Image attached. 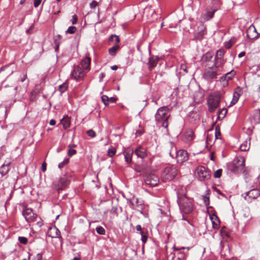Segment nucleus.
<instances>
[{
	"label": "nucleus",
	"instance_id": "nucleus-6",
	"mask_svg": "<svg viewBox=\"0 0 260 260\" xmlns=\"http://www.w3.org/2000/svg\"><path fill=\"white\" fill-rule=\"evenodd\" d=\"M245 161V160L243 156H237L234 159L231 170L235 173L241 172L244 168Z\"/></svg>",
	"mask_w": 260,
	"mask_h": 260
},
{
	"label": "nucleus",
	"instance_id": "nucleus-31",
	"mask_svg": "<svg viewBox=\"0 0 260 260\" xmlns=\"http://www.w3.org/2000/svg\"><path fill=\"white\" fill-rule=\"evenodd\" d=\"M239 97L240 94L238 92L235 91L233 93V98L231 102L230 106L235 105L239 100Z\"/></svg>",
	"mask_w": 260,
	"mask_h": 260
},
{
	"label": "nucleus",
	"instance_id": "nucleus-55",
	"mask_svg": "<svg viewBox=\"0 0 260 260\" xmlns=\"http://www.w3.org/2000/svg\"><path fill=\"white\" fill-rule=\"evenodd\" d=\"M220 233H221V234L222 236H226L227 235V233H226V232L225 231V228H222V229L221 230Z\"/></svg>",
	"mask_w": 260,
	"mask_h": 260
},
{
	"label": "nucleus",
	"instance_id": "nucleus-4",
	"mask_svg": "<svg viewBox=\"0 0 260 260\" xmlns=\"http://www.w3.org/2000/svg\"><path fill=\"white\" fill-rule=\"evenodd\" d=\"M178 173L177 167L174 165L167 167L163 171L161 178L164 182H169L175 178Z\"/></svg>",
	"mask_w": 260,
	"mask_h": 260
},
{
	"label": "nucleus",
	"instance_id": "nucleus-61",
	"mask_svg": "<svg viewBox=\"0 0 260 260\" xmlns=\"http://www.w3.org/2000/svg\"><path fill=\"white\" fill-rule=\"evenodd\" d=\"M26 78H27V75L25 74V75H24L23 77L22 78H21V81L22 82H24V80L26 79Z\"/></svg>",
	"mask_w": 260,
	"mask_h": 260
},
{
	"label": "nucleus",
	"instance_id": "nucleus-26",
	"mask_svg": "<svg viewBox=\"0 0 260 260\" xmlns=\"http://www.w3.org/2000/svg\"><path fill=\"white\" fill-rule=\"evenodd\" d=\"M64 129H67L70 126V119L68 116L64 117L60 121Z\"/></svg>",
	"mask_w": 260,
	"mask_h": 260
},
{
	"label": "nucleus",
	"instance_id": "nucleus-64",
	"mask_svg": "<svg viewBox=\"0 0 260 260\" xmlns=\"http://www.w3.org/2000/svg\"><path fill=\"white\" fill-rule=\"evenodd\" d=\"M72 260H81V257L80 256L75 257Z\"/></svg>",
	"mask_w": 260,
	"mask_h": 260
},
{
	"label": "nucleus",
	"instance_id": "nucleus-3",
	"mask_svg": "<svg viewBox=\"0 0 260 260\" xmlns=\"http://www.w3.org/2000/svg\"><path fill=\"white\" fill-rule=\"evenodd\" d=\"M169 108L167 106L161 107L158 109L155 115V120L157 123L161 124L162 126L167 128L168 126V119L170 115H168Z\"/></svg>",
	"mask_w": 260,
	"mask_h": 260
},
{
	"label": "nucleus",
	"instance_id": "nucleus-27",
	"mask_svg": "<svg viewBox=\"0 0 260 260\" xmlns=\"http://www.w3.org/2000/svg\"><path fill=\"white\" fill-rule=\"evenodd\" d=\"M211 219L212 220L213 228L214 229H218L220 224V221L218 217L215 215L214 217H211Z\"/></svg>",
	"mask_w": 260,
	"mask_h": 260
},
{
	"label": "nucleus",
	"instance_id": "nucleus-35",
	"mask_svg": "<svg viewBox=\"0 0 260 260\" xmlns=\"http://www.w3.org/2000/svg\"><path fill=\"white\" fill-rule=\"evenodd\" d=\"M141 235V241L143 244H145L147 241V232L144 231H141L140 233Z\"/></svg>",
	"mask_w": 260,
	"mask_h": 260
},
{
	"label": "nucleus",
	"instance_id": "nucleus-25",
	"mask_svg": "<svg viewBox=\"0 0 260 260\" xmlns=\"http://www.w3.org/2000/svg\"><path fill=\"white\" fill-rule=\"evenodd\" d=\"M250 138L247 136L246 140L244 141L240 146V149L242 151H246L249 150L250 148V143H248V140L249 141Z\"/></svg>",
	"mask_w": 260,
	"mask_h": 260
},
{
	"label": "nucleus",
	"instance_id": "nucleus-8",
	"mask_svg": "<svg viewBox=\"0 0 260 260\" xmlns=\"http://www.w3.org/2000/svg\"><path fill=\"white\" fill-rule=\"evenodd\" d=\"M196 171L200 180L206 181L210 178L211 175L210 172L205 167L203 166H199L197 168Z\"/></svg>",
	"mask_w": 260,
	"mask_h": 260
},
{
	"label": "nucleus",
	"instance_id": "nucleus-62",
	"mask_svg": "<svg viewBox=\"0 0 260 260\" xmlns=\"http://www.w3.org/2000/svg\"><path fill=\"white\" fill-rule=\"evenodd\" d=\"M111 69L112 70H116L118 69V67L117 66L115 65V66H112L111 67Z\"/></svg>",
	"mask_w": 260,
	"mask_h": 260
},
{
	"label": "nucleus",
	"instance_id": "nucleus-50",
	"mask_svg": "<svg viewBox=\"0 0 260 260\" xmlns=\"http://www.w3.org/2000/svg\"><path fill=\"white\" fill-rule=\"evenodd\" d=\"M98 6V2L95 1H93L90 4V7L91 8H95Z\"/></svg>",
	"mask_w": 260,
	"mask_h": 260
},
{
	"label": "nucleus",
	"instance_id": "nucleus-56",
	"mask_svg": "<svg viewBox=\"0 0 260 260\" xmlns=\"http://www.w3.org/2000/svg\"><path fill=\"white\" fill-rule=\"evenodd\" d=\"M232 44L230 42H228L225 43V47L227 49H229L231 47Z\"/></svg>",
	"mask_w": 260,
	"mask_h": 260
},
{
	"label": "nucleus",
	"instance_id": "nucleus-37",
	"mask_svg": "<svg viewBox=\"0 0 260 260\" xmlns=\"http://www.w3.org/2000/svg\"><path fill=\"white\" fill-rule=\"evenodd\" d=\"M216 11V10H213L211 12H206V14L205 15V18L206 20H209L211 18H212L215 12Z\"/></svg>",
	"mask_w": 260,
	"mask_h": 260
},
{
	"label": "nucleus",
	"instance_id": "nucleus-38",
	"mask_svg": "<svg viewBox=\"0 0 260 260\" xmlns=\"http://www.w3.org/2000/svg\"><path fill=\"white\" fill-rule=\"evenodd\" d=\"M77 30V28L75 26H70L68 29L66 31V34H73Z\"/></svg>",
	"mask_w": 260,
	"mask_h": 260
},
{
	"label": "nucleus",
	"instance_id": "nucleus-48",
	"mask_svg": "<svg viewBox=\"0 0 260 260\" xmlns=\"http://www.w3.org/2000/svg\"><path fill=\"white\" fill-rule=\"evenodd\" d=\"M110 212L111 214H113L116 216L118 215L117 208L116 207H113Z\"/></svg>",
	"mask_w": 260,
	"mask_h": 260
},
{
	"label": "nucleus",
	"instance_id": "nucleus-15",
	"mask_svg": "<svg viewBox=\"0 0 260 260\" xmlns=\"http://www.w3.org/2000/svg\"><path fill=\"white\" fill-rule=\"evenodd\" d=\"M131 204L133 206V208H135L137 211H139L141 214H143L144 204L142 201H140L137 198H133L131 201Z\"/></svg>",
	"mask_w": 260,
	"mask_h": 260
},
{
	"label": "nucleus",
	"instance_id": "nucleus-46",
	"mask_svg": "<svg viewBox=\"0 0 260 260\" xmlns=\"http://www.w3.org/2000/svg\"><path fill=\"white\" fill-rule=\"evenodd\" d=\"M87 134L89 137H90L91 138H94L96 136L95 132L94 131H93L92 129H89V130L87 131Z\"/></svg>",
	"mask_w": 260,
	"mask_h": 260
},
{
	"label": "nucleus",
	"instance_id": "nucleus-10",
	"mask_svg": "<svg viewBox=\"0 0 260 260\" xmlns=\"http://www.w3.org/2000/svg\"><path fill=\"white\" fill-rule=\"evenodd\" d=\"M244 198L248 202H251L252 200L256 199L260 196V190L257 189H252L244 193Z\"/></svg>",
	"mask_w": 260,
	"mask_h": 260
},
{
	"label": "nucleus",
	"instance_id": "nucleus-42",
	"mask_svg": "<svg viewBox=\"0 0 260 260\" xmlns=\"http://www.w3.org/2000/svg\"><path fill=\"white\" fill-rule=\"evenodd\" d=\"M18 241L20 243L23 244H26L28 242L27 239L25 237H19Z\"/></svg>",
	"mask_w": 260,
	"mask_h": 260
},
{
	"label": "nucleus",
	"instance_id": "nucleus-14",
	"mask_svg": "<svg viewBox=\"0 0 260 260\" xmlns=\"http://www.w3.org/2000/svg\"><path fill=\"white\" fill-rule=\"evenodd\" d=\"M11 159L8 158L5 160L4 163L0 167V174L2 177L6 175L9 173L11 169Z\"/></svg>",
	"mask_w": 260,
	"mask_h": 260
},
{
	"label": "nucleus",
	"instance_id": "nucleus-60",
	"mask_svg": "<svg viewBox=\"0 0 260 260\" xmlns=\"http://www.w3.org/2000/svg\"><path fill=\"white\" fill-rule=\"evenodd\" d=\"M245 55V52H240L239 54L238 57H242L244 56Z\"/></svg>",
	"mask_w": 260,
	"mask_h": 260
},
{
	"label": "nucleus",
	"instance_id": "nucleus-36",
	"mask_svg": "<svg viewBox=\"0 0 260 260\" xmlns=\"http://www.w3.org/2000/svg\"><path fill=\"white\" fill-rule=\"evenodd\" d=\"M109 41H114L116 44H117L119 42L120 39L118 36L112 35L109 38Z\"/></svg>",
	"mask_w": 260,
	"mask_h": 260
},
{
	"label": "nucleus",
	"instance_id": "nucleus-54",
	"mask_svg": "<svg viewBox=\"0 0 260 260\" xmlns=\"http://www.w3.org/2000/svg\"><path fill=\"white\" fill-rule=\"evenodd\" d=\"M41 168L43 172L46 171L47 169V164L45 162L42 164Z\"/></svg>",
	"mask_w": 260,
	"mask_h": 260
},
{
	"label": "nucleus",
	"instance_id": "nucleus-1",
	"mask_svg": "<svg viewBox=\"0 0 260 260\" xmlns=\"http://www.w3.org/2000/svg\"><path fill=\"white\" fill-rule=\"evenodd\" d=\"M177 202L180 211L184 214H189L193 210L192 200L185 196L184 192L181 193L177 191Z\"/></svg>",
	"mask_w": 260,
	"mask_h": 260
},
{
	"label": "nucleus",
	"instance_id": "nucleus-57",
	"mask_svg": "<svg viewBox=\"0 0 260 260\" xmlns=\"http://www.w3.org/2000/svg\"><path fill=\"white\" fill-rule=\"evenodd\" d=\"M136 228L137 231L138 232H140V233H141V231H143L141 225H137Z\"/></svg>",
	"mask_w": 260,
	"mask_h": 260
},
{
	"label": "nucleus",
	"instance_id": "nucleus-5",
	"mask_svg": "<svg viewBox=\"0 0 260 260\" xmlns=\"http://www.w3.org/2000/svg\"><path fill=\"white\" fill-rule=\"evenodd\" d=\"M220 97L218 94H213L209 95L207 103L209 111L213 112L219 107Z\"/></svg>",
	"mask_w": 260,
	"mask_h": 260
},
{
	"label": "nucleus",
	"instance_id": "nucleus-43",
	"mask_svg": "<svg viewBox=\"0 0 260 260\" xmlns=\"http://www.w3.org/2000/svg\"><path fill=\"white\" fill-rule=\"evenodd\" d=\"M69 162V159L68 158H65L63 161L59 163L58 164V168L59 169L62 168L66 165H67Z\"/></svg>",
	"mask_w": 260,
	"mask_h": 260
},
{
	"label": "nucleus",
	"instance_id": "nucleus-58",
	"mask_svg": "<svg viewBox=\"0 0 260 260\" xmlns=\"http://www.w3.org/2000/svg\"><path fill=\"white\" fill-rule=\"evenodd\" d=\"M49 124L51 125H54L56 124V121L54 119H51L50 120Z\"/></svg>",
	"mask_w": 260,
	"mask_h": 260
},
{
	"label": "nucleus",
	"instance_id": "nucleus-32",
	"mask_svg": "<svg viewBox=\"0 0 260 260\" xmlns=\"http://www.w3.org/2000/svg\"><path fill=\"white\" fill-rule=\"evenodd\" d=\"M235 75L236 72L234 70H232L225 74L224 78L225 80H231L235 76Z\"/></svg>",
	"mask_w": 260,
	"mask_h": 260
},
{
	"label": "nucleus",
	"instance_id": "nucleus-24",
	"mask_svg": "<svg viewBox=\"0 0 260 260\" xmlns=\"http://www.w3.org/2000/svg\"><path fill=\"white\" fill-rule=\"evenodd\" d=\"M134 151L132 149H127L124 152V156L125 161L127 164H129L132 161V156Z\"/></svg>",
	"mask_w": 260,
	"mask_h": 260
},
{
	"label": "nucleus",
	"instance_id": "nucleus-59",
	"mask_svg": "<svg viewBox=\"0 0 260 260\" xmlns=\"http://www.w3.org/2000/svg\"><path fill=\"white\" fill-rule=\"evenodd\" d=\"M55 43L56 44V47H55V50L58 49L59 46V42H57L56 40H55Z\"/></svg>",
	"mask_w": 260,
	"mask_h": 260
},
{
	"label": "nucleus",
	"instance_id": "nucleus-47",
	"mask_svg": "<svg viewBox=\"0 0 260 260\" xmlns=\"http://www.w3.org/2000/svg\"><path fill=\"white\" fill-rule=\"evenodd\" d=\"M144 168L140 166H136L135 167V170L136 172L139 173H142L144 171Z\"/></svg>",
	"mask_w": 260,
	"mask_h": 260
},
{
	"label": "nucleus",
	"instance_id": "nucleus-44",
	"mask_svg": "<svg viewBox=\"0 0 260 260\" xmlns=\"http://www.w3.org/2000/svg\"><path fill=\"white\" fill-rule=\"evenodd\" d=\"M222 170L221 169H218L216 170L214 174V176L215 178H219L221 176L222 174Z\"/></svg>",
	"mask_w": 260,
	"mask_h": 260
},
{
	"label": "nucleus",
	"instance_id": "nucleus-33",
	"mask_svg": "<svg viewBox=\"0 0 260 260\" xmlns=\"http://www.w3.org/2000/svg\"><path fill=\"white\" fill-rule=\"evenodd\" d=\"M74 145L73 146L69 145L68 146L69 148L68 150V154L70 157L72 156L73 155L77 153V151L76 150L72 149V147H74Z\"/></svg>",
	"mask_w": 260,
	"mask_h": 260
},
{
	"label": "nucleus",
	"instance_id": "nucleus-18",
	"mask_svg": "<svg viewBox=\"0 0 260 260\" xmlns=\"http://www.w3.org/2000/svg\"><path fill=\"white\" fill-rule=\"evenodd\" d=\"M206 34V27L203 24H201L198 27L197 30L194 32V38L196 39L201 40Z\"/></svg>",
	"mask_w": 260,
	"mask_h": 260
},
{
	"label": "nucleus",
	"instance_id": "nucleus-39",
	"mask_svg": "<svg viewBox=\"0 0 260 260\" xmlns=\"http://www.w3.org/2000/svg\"><path fill=\"white\" fill-rule=\"evenodd\" d=\"M96 231L99 234L102 235H105L106 232L104 228L101 226H97L96 228Z\"/></svg>",
	"mask_w": 260,
	"mask_h": 260
},
{
	"label": "nucleus",
	"instance_id": "nucleus-23",
	"mask_svg": "<svg viewBox=\"0 0 260 260\" xmlns=\"http://www.w3.org/2000/svg\"><path fill=\"white\" fill-rule=\"evenodd\" d=\"M102 101L105 105V106H108L109 105V103H114L116 102L117 99L115 97H111L109 98L108 96L106 95H103L101 97Z\"/></svg>",
	"mask_w": 260,
	"mask_h": 260
},
{
	"label": "nucleus",
	"instance_id": "nucleus-41",
	"mask_svg": "<svg viewBox=\"0 0 260 260\" xmlns=\"http://www.w3.org/2000/svg\"><path fill=\"white\" fill-rule=\"evenodd\" d=\"M256 31H257L258 34L260 36V20H257L255 22L254 25H253Z\"/></svg>",
	"mask_w": 260,
	"mask_h": 260
},
{
	"label": "nucleus",
	"instance_id": "nucleus-2",
	"mask_svg": "<svg viewBox=\"0 0 260 260\" xmlns=\"http://www.w3.org/2000/svg\"><path fill=\"white\" fill-rule=\"evenodd\" d=\"M222 67L220 62H214V64L208 66L204 71V78L207 80L217 78L218 75L222 71Z\"/></svg>",
	"mask_w": 260,
	"mask_h": 260
},
{
	"label": "nucleus",
	"instance_id": "nucleus-45",
	"mask_svg": "<svg viewBox=\"0 0 260 260\" xmlns=\"http://www.w3.org/2000/svg\"><path fill=\"white\" fill-rule=\"evenodd\" d=\"M203 200L204 201V204L207 206L209 205L210 201L209 197L207 196H203Z\"/></svg>",
	"mask_w": 260,
	"mask_h": 260
},
{
	"label": "nucleus",
	"instance_id": "nucleus-17",
	"mask_svg": "<svg viewBox=\"0 0 260 260\" xmlns=\"http://www.w3.org/2000/svg\"><path fill=\"white\" fill-rule=\"evenodd\" d=\"M213 54L210 52L206 53L203 57V61L205 67L212 66V63L214 64Z\"/></svg>",
	"mask_w": 260,
	"mask_h": 260
},
{
	"label": "nucleus",
	"instance_id": "nucleus-13",
	"mask_svg": "<svg viewBox=\"0 0 260 260\" xmlns=\"http://www.w3.org/2000/svg\"><path fill=\"white\" fill-rule=\"evenodd\" d=\"M22 214L28 222L34 221L37 217V215L33 212L32 210L30 208L24 209Z\"/></svg>",
	"mask_w": 260,
	"mask_h": 260
},
{
	"label": "nucleus",
	"instance_id": "nucleus-51",
	"mask_svg": "<svg viewBox=\"0 0 260 260\" xmlns=\"http://www.w3.org/2000/svg\"><path fill=\"white\" fill-rule=\"evenodd\" d=\"M42 0H34V5L35 8H37L41 4Z\"/></svg>",
	"mask_w": 260,
	"mask_h": 260
},
{
	"label": "nucleus",
	"instance_id": "nucleus-49",
	"mask_svg": "<svg viewBox=\"0 0 260 260\" xmlns=\"http://www.w3.org/2000/svg\"><path fill=\"white\" fill-rule=\"evenodd\" d=\"M77 20H78V17L76 15H74L73 16H72V23L73 24H75L77 23Z\"/></svg>",
	"mask_w": 260,
	"mask_h": 260
},
{
	"label": "nucleus",
	"instance_id": "nucleus-29",
	"mask_svg": "<svg viewBox=\"0 0 260 260\" xmlns=\"http://www.w3.org/2000/svg\"><path fill=\"white\" fill-rule=\"evenodd\" d=\"M185 138L187 141H191L193 139V132L191 129L187 130L185 134Z\"/></svg>",
	"mask_w": 260,
	"mask_h": 260
},
{
	"label": "nucleus",
	"instance_id": "nucleus-28",
	"mask_svg": "<svg viewBox=\"0 0 260 260\" xmlns=\"http://www.w3.org/2000/svg\"><path fill=\"white\" fill-rule=\"evenodd\" d=\"M120 49V47L118 45L116 44L113 47L110 48L108 50L109 53L111 56H115L118 50Z\"/></svg>",
	"mask_w": 260,
	"mask_h": 260
},
{
	"label": "nucleus",
	"instance_id": "nucleus-40",
	"mask_svg": "<svg viewBox=\"0 0 260 260\" xmlns=\"http://www.w3.org/2000/svg\"><path fill=\"white\" fill-rule=\"evenodd\" d=\"M68 85L66 83H64L59 86V90L60 92H64L68 88Z\"/></svg>",
	"mask_w": 260,
	"mask_h": 260
},
{
	"label": "nucleus",
	"instance_id": "nucleus-22",
	"mask_svg": "<svg viewBox=\"0 0 260 260\" xmlns=\"http://www.w3.org/2000/svg\"><path fill=\"white\" fill-rule=\"evenodd\" d=\"M134 152L138 157L141 158L142 159L144 158L147 156L146 149L141 146L135 149Z\"/></svg>",
	"mask_w": 260,
	"mask_h": 260
},
{
	"label": "nucleus",
	"instance_id": "nucleus-12",
	"mask_svg": "<svg viewBox=\"0 0 260 260\" xmlns=\"http://www.w3.org/2000/svg\"><path fill=\"white\" fill-rule=\"evenodd\" d=\"M145 182L147 184L155 186L159 182V178L154 174H150L146 176Z\"/></svg>",
	"mask_w": 260,
	"mask_h": 260
},
{
	"label": "nucleus",
	"instance_id": "nucleus-16",
	"mask_svg": "<svg viewBox=\"0 0 260 260\" xmlns=\"http://www.w3.org/2000/svg\"><path fill=\"white\" fill-rule=\"evenodd\" d=\"M91 63V58L89 55L86 54L85 57L83 58L80 62L81 68L85 70V71H88L90 70Z\"/></svg>",
	"mask_w": 260,
	"mask_h": 260
},
{
	"label": "nucleus",
	"instance_id": "nucleus-19",
	"mask_svg": "<svg viewBox=\"0 0 260 260\" xmlns=\"http://www.w3.org/2000/svg\"><path fill=\"white\" fill-rule=\"evenodd\" d=\"M247 36L250 39H257L259 36L253 25H250L247 30Z\"/></svg>",
	"mask_w": 260,
	"mask_h": 260
},
{
	"label": "nucleus",
	"instance_id": "nucleus-30",
	"mask_svg": "<svg viewBox=\"0 0 260 260\" xmlns=\"http://www.w3.org/2000/svg\"><path fill=\"white\" fill-rule=\"evenodd\" d=\"M227 109L225 108H222L218 112V119H222L226 115L227 113Z\"/></svg>",
	"mask_w": 260,
	"mask_h": 260
},
{
	"label": "nucleus",
	"instance_id": "nucleus-53",
	"mask_svg": "<svg viewBox=\"0 0 260 260\" xmlns=\"http://www.w3.org/2000/svg\"><path fill=\"white\" fill-rule=\"evenodd\" d=\"M42 255L41 253H38L36 256L35 259L33 260H42Z\"/></svg>",
	"mask_w": 260,
	"mask_h": 260
},
{
	"label": "nucleus",
	"instance_id": "nucleus-7",
	"mask_svg": "<svg viewBox=\"0 0 260 260\" xmlns=\"http://www.w3.org/2000/svg\"><path fill=\"white\" fill-rule=\"evenodd\" d=\"M70 183V180L66 176H63L53 183L52 187L57 191L64 189Z\"/></svg>",
	"mask_w": 260,
	"mask_h": 260
},
{
	"label": "nucleus",
	"instance_id": "nucleus-9",
	"mask_svg": "<svg viewBox=\"0 0 260 260\" xmlns=\"http://www.w3.org/2000/svg\"><path fill=\"white\" fill-rule=\"evenodd\" d=\"M86 71L83 70L80 67L75 66L73 71L72 72L71 77L76 81H80L82 79L86 74Z\"/></svg>",
	"mask_w": 260,
	"mask_h": 260
},
{
	"label": "nucleus",
	"instance_id": "nucleus-21",
	"mask_svg": "<svg viewBox=\"0 0 260 260\" xmlns=\"http://www.w3.org/2000/svg\"><path fill=\"white\" fill-rule=\"evenodd\" d=\"M224 54V51L223 49H219L216 52V56L214 58V62H220L221 67L223 63V57Z\"/></svg>",
	"mask_w": 260,
	"mask_h": 260
},
{
	"label": "nucleus",
	"instance_id": "nucleus-20",
	"mask_svg": "<svg viewBox=\"0 0 260 260\" xmlns=\"http://www.w3.org/2000/svg\"><path fill=\"white\" fill-rule=\"evenodd\" d=\"M160 58L157 56L152 55L149 58V61L147 63L149 71H152L157 64Z\"/></svg>",
	"mask_w": 260,
	"mask_h": 260
},
{
	"label": "nucleus",
	"instance_id": "nucleus-63",
	"mask_svg": "<svg viewBox=\"0 0 260 260\" xmlns=\"http://www.w3.org/2000/svg\"><path fill=\"white\" fill-rule=\"evenodd\" d=\"M181 69H182V70H183L184 71H185V72H187V71H186V67H185V66H184V65H181Z\"/></svg>",
	"mask_w": 260,
	"mask_h": 260
},
{
	"label": "nucleus",
	"instance_id": "nucleus-11",
	"mask_svg": "<svg viewBox=\"0 0 260 260\" xmlns=\"http://www.w3.org/2000/svg\"><path fill=\"white\" fill-rule=\"evenodd\" d=\"M176 158L178 163L182 164L188 160V153L184 150H179L176 151Z\"/></svg>",
	"mask_w": 260,
	"mask_h": 260
},
{
	"label": "nucleus",
	"instance_id": "nucleus-52",
	"mask_svg": "<svg viewBox=\"0 0 260 260\" xmlns=\"http://www.w3.org/2000/svg\"><path fill=\"white\" fill-rule=\"evenodd\" d=\"M220 136V133L219 131V128L216 127L215 128V137L216 139H218V137Z\"/></svg>",
	"mask_w": 260,
	"mask_h": 260
},
{
	"label": "nucleus",
	"instance_id": "nucleus-34",
	"mask_svg": "<svg viewBox=\"0 0 260 260\" xmlns=\"http://www.w3.org/2000/svg\"><path fill=\"white\" fill-rule=\"evenodd\" d=\"M116 150L115 148L111 146L108 150V155L109 157H113L116 153Z\"/></svg>",
	"mask_w": 260,
	"mask_h": 260
}]
</instances>
